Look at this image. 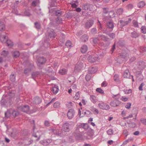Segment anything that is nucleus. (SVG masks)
Segmentation results:
<instances>
[{
	"instance_id": "51",
	"label": "nucleus",
	"mask_w": 146,
	"mask_h": 146,
	"mask_svg": "<svg viewBox=\"0 0 146 146\" xmlns=\"http://www.w3.org/2000/svg\"><path fill=\"white\" fill-rule=\"evenodd\" d=\"M133 24L134 27H138V22L135 20H133Z\"/></svg>"
},
{
	"instance_id": "49",
	"label": "nucleus",
	"mask_w": 146,
	"mask_h": 146,
	"mask_svg": "<svg viewBox=\"0 0 146 146\" xmlns=\"http://www.w3.org/2000/svg\"><path fill=\"white\" fill-rule=\"evenodd\" d=\"M132 140V139H128L127 140H126L123 142L122 145L124 146V145H126L128 142H129L130 141Z\"/></svg>"
},
{
	"instance_id": "9",
	"label": "nucleus",
	"mask_w": 146,
	"mask_h": 146,
	"mask_svg": "<svg viewBox=\"0 0 146 146\" xmlns=\"http://www.w3.org/2000/svg\"><path fill=\"white\" fill-rule=\"evenodd\" d=\"M145 63L143 61L139 62L137 64L138 68L139 69L142 70L145 67Z\"/></svg>"
},
{
	"instance_id": "45",
	"label": "nucleus",
	"mask_w": 146,
	"mask_h": 146,
	"mask_svg": "<svg viewBox=\"0 0 146 146\" xmlns=\"http://www.w3.org/2000/svg\"><path fill=\"white\" fill-rule=\"evenodd\" d=\"M5 117L7 118H8L10 115V111L8 110L5 113Z\"/></svg>"
},
{
	"instance_id": "56",
	"label": "nucleus",
	"mask_w": 146,
	"mask_h": 146,
	"mask_svg": "<svg viewBox=\"0 0 146 146\" xmlns=\"http://www.w3.org/2000/svg\"><path fill=\"white\" fill-rule=\"evenodd\" d=\"M85 113L86 114L87 116H90L92 114L91 112L88 110H86V111L85 112Z\"/></svg>"
},
{
	"instance_id": "52",
	"label": "nucleus",
	"mask_w": 146,
	"mask_h": 146,
	"mask_svg": "<svg viewBox=\"0 0 146 146\" xmlns=\"http://www.w3.org/2000/svg\"><path fill=\"white\" fill-rule=\"evenodd\" d=\"M62 14L60 10H57L56 12V16H60Z\"/></svg>"
},
{
	"instance_id": "58",
	"label": "nucleus",
	"mask_w": 146,
	"mask_h": 146,
	"mask_svg": "<svg viewBox=\"0 0 146 146\" xmlns=\"http://www.w3.org/2000/svg\"><path fill=\"white\" fill-rule=\"evenodd\" d=\"M127 7L128 9H131L133 8V6L132 4H130L128 5Z\"/></svg>"
},
{
	"instance_id": "27",
	"label": "nucleus",
	"mask_w": 146,
	"mask_h": 146,
	"mask_svg": "<svg viewBox=\"0 0 146 146\" xmlns=\"http://www.w3.org/2000/svg\"><path fill=\"white\" fill-rule=\"evenodd\" d=\"M6 42L7 46L9 47H10L13 46V43L10 40L7 39Z\"/></svg>"
},
{
	"instance_id": "37",
	"label": "nucleus",
	"mask_w": 146,
	"mask_h": 146,
	"mask_svg": "<svg viewBox=\"0 0 146 146\" xmlns=\"http://www.w3.org/2000/svg\"><path fill=\"white\" fill-rule=\"evenodd\" d=\"M38 74L39 73L38 72H35L33 73L32 74V78L33 79H35V78L38 75Z\"/></svg>"
},
{
	"instance_id": "57",
	"label": "nucleus",
	"mask_w": 146,
	"mask_h": 146,
	"mask_svg": "<svg viewBox=\"0 0 146 146\" xmlns=\"http://www.w3.org/2000/svg\"><path fill=\"white\" fill-rule=\"evenodd\" d=\"M119 76L117 74H115L114 76V79L115 81H117L118 80Z\"/></svg>"
},
{
	"instance_id": "15",
	"label": "nucleus",
	"mask_w": 146,
	"mask_h": 146,
	"mask_svg": "<svg viewBox=\"0 0 146 146\" xmlns=\"http://www.w3.org/2000/svg\"><path fill=\"white\" fill-rule=\"evenodd\" d=\"M7 37L5 35H1L0 37L1 41L2 43L5 42L7 40Z\"/></svg>"
},
{
	"instance_id": "64",
	"label": "nucleus",
	"mask_w": 146,
	"mask_h": 146,
	"mask_svg": "<svg viewBox=\"0 0 146 146\" xmlns=\"http://www.w3.org/2000/svg\"><path fill=\"white\" fill-rule=\"evenodd\" d=\"M141 121L142 123L144 125H146V119H141Z\"/></svg>"
},
{
	"instance_id": "4",
	"label": "nucleus",
	"mask_w": 146,
	"mask_h": 146,
	"mask_svg": "<svg viewBox=\"0 0 146 146\" xmlns=\"http://www.w3.org/2000/svg\"><path fill=\"white\" fill-rule=\"evenodd\" d=\"M108 38L103 35H99L98 38H94L93 40V42L94 43H96L98 42L99 40L100 39L105 41H107Z\"/></svg>"
},
{
	"instance_id": "7",
	"label": "nucleus",
	"mask_w": 146,
	"mask_h": 146,
	"mask_svg": "<svg viewBox=\"0 0 146 146\" xmlns=\"http://www.w3.org/2000/svg\"><path fill=\"white\" fill-rule=\"evenodd\" d=\"M93 23L94 21L92 20H89L86 23L85 27L86 29H89L92 26Z\"/></svg>"
},
{
	"instance_id": "35",
	"label": "nucleus",
	"mask_w": 146,
	"mask_h": 146,
	"mask_svg": "<svg viewBox=\"0 0 146 146\" xmlns=\"http://www.w3.org/2000/svg\"><path fill=\"white\" fill-rule=\"evenodd\" d=\"M39 3V0H35V1H33L32 3V5L33 6H35L36 5L38 4Z\"/></svg>"
},
{
	"instance_id": "21",
	"label": "nucleus",
	"mask_w": 146,
	"mask_h": 146,
	"mask_svg": "<svg viewBox=\"0 0 146 146\" xmlns=\"http://www.w3.org/2000/svg\"><path fill=\"white\" fill-rule=\"evenodd\" d=\"M5 29V25L3 22H0V31H4Z\"/></svg>"
},
{
	"instance_id": "54",
	"label": "nucleus",
	"mask_w": 146,
	"mask_h": 146,
	"mask_svg": "<svg viewBox=\"0 0 146 146\" xmlns=\"http://www.w3.org/2000/svg\"><path fill=\"white\" fill-rule=\"evenodd\" d=\"M91 78V76L88 74H87L85 77V78L87 81H89Z\"/></svg>"
},
{
	"instance_id": "29",
	"label": "nucleus",
	"mask_w": 146,
	"mask_h": 146,
	"mask_svg": "<svg viewBox=\"0 0 146 146\" xmlns=\"http://www.w3.org/2000/svg\"><path fill=\"white\" fill-rule=\"evenodd\" d=\"M120 22L122 27H123L127 25L129 23V22L128 21H124L122 20H120Z\"/></svg>"
},
{
	"instance_id": "24",
	"label": "nucleus",
	"mask_w": 146,
	"mask_h": 146,
	"mask_svg": "<svg viewBox=\"0 0 146 146\" xmlns=\"http://www.w3.org/2000/svg\"><path fill=\"white\" fill-rule=\"evenodd\" d=\"M91 6V5L88 4H84L82 6V9L84 10H88L90 7Z\"/></svg>"
},
{
	"instance_id": "22",
	"label": "nucleus",
	"mask_w": 146,
	"mask_h": 146,
	"mask_svg": "<svg viewBox=\"0 0 146 146\" xmlns=\"http://www.w3.org/2000/svg\"><path fill=\"white\" fill-rule=\"evenodd\" d=\"M145 5V2L143 1H140L137 4L138 7L140 8L143 7Z\"/></svg>"
},
{
	"instance_id": "61",
	"label": "nucleus",
	"mask_w": 146,
	"mask_h": 146,
	"mask_svg": "<svg viewBox=\"0 0 146 146\" xmlns=\"http://www.w3.org/2000/svg\"><path fill=\"white\" fill-rule=\"evenodd\" d=\"M123 91L125 92V93L126 94H129L131 93L132 92V90L131 89H129L128 91L126 90H124Z\"/></svg>"
},
{
	"instance_id": "48",
	"label": "nucleus",
	"mask_w": 146,
	"mask_h": 146,
	"mask_svg": "<svg viewBox=\"0 0 146 146\" xmlns=\"http://www.w3.org/2000/svg\"><path fill=\"white\" fill-rule=\"evenodd\" d=\"M32 69V68H28V69H25V70H24V71L25 74H27L28 72H29L31 71Z\"/></svg>"
},
{
	"instance_id": "36",
	"label": "nucleus",
	"mask_w": 146,
	"mask_h": 146,
	"mask_svg": "<svg viewBox=\"0 0 146 146\" xmlns=\"http://www.w3.org/2000/svg\"><path fill=\"white\" fill-rule=\"evenodd\" d=\"M60 104V103L58 102H56L53 104V106L54 108H57L58 107Z\"/></svg>"
},
{
	"instance_id": "14",
	"label": "nucleus",
	"mask_w": 146,
	"mask_h": 146,
	"mask_svg": "<svg viewBox=\"0 0 146 146\" xmlns=\"http://www.w3.org/2000/svg\"><path fill=\"white\" fill-rule=\"evenodd\" d=\"M90 99L91 101L94 104H96L98 101L96 97L94 95L90 96Z\"/></svg>"
},
{
	"instance_id": "60",
	"label": "nucleus",
	"mask_w": 146,
	"mask_h": 146,
	"mask_svg": "<svg viewBox=\"0 0 146 146\" xmlns=\"http://www.w3.org/2000/svg\"><path fill=\"white\" fill-rule=\"evenodd\" d=\"M107 83L106 81H104L101 84V86L103 87H105L107 86Z\"/></svg>"
},
{
	"instance_id": "17",
	"label": "nucleus",
	"mask_w": 146,
	"mask_h": 146,
	"mask_svg": "<svg viewBox=\"0 0 146 146\" xmlns=\"http://www.w3.org/2000/svg\"><path fill=\"white\" fill-rule=\"evenodd\" d=\"M97 70V69L95 67H92L89 69V72L90 74H94L96 73Z\"/></svg>"
},
{
	"instance_id": "50",
	"label": "nucleus",
	"mask_w": 146,
	"mask_h": 146,
	"mask_svg": "<svg viewBox=\"0 0 146 146\" xmlns=\"http://www.w3.org/2000/svg\"><path fill=\"white\" fill-rule=\"evenodd\" d=\"M92 111L94 114H98L99 113L98 110L95 108H93L92 110Z\"/></svg>"
},
{
	"instance_id": "18",
	"label": "nucleus",
	"mask_w": 146,
	"mask_h": 146,
	"mask_svg": "<svg viewBox=\"0 0 146 146\" xmlns=\"http://www.w3.org/2000/svg\"><path fill=\"white\" fill-rule=\"evenodd\" d=\"M59 90V88L58 86H55L54 87L52 88V91L53 92V93L54 94H57Z\"/></svg>"
},
{
	"instance_id": "2",
	"label": "nucleus",
	"mask_w": 146,
	"mask_h": 146,
	"mask_svg": "<svg viewBox=\"0 0 146 146\" xmlns=\"http://www.w3.org/2000/svg\"><path fill=\"white\" fill-rule=\"evenodd\" d=\"M99 108L102 110H108L110 108V107L108 104L103 102H100L98 104Z\"/></svg>"
},
{
	"instance_id": "63",
	"label": "nucleus",
	"mask_w": 146,
	"mask_h": 146,
	"mask_svg": "<svg viewBox=\"0 0 146 146\" xmlns=\"http://www.w3.org/2000/svg\"><path fill=\"white\" fill-rule=\"evenodd\" d=\"M121 56H122V57L123 58H126L127 59V58H129L128 56V55L124 53L122 54Z\"/></svg>"
},
{
	"instance_id": "1",
	"label": "nucleus",
	"mask_w": 146,
	"mask_h": 146,
	"mask_svg": "<svg viewBox=\"0 0 146 146\" xmlns=\"http://www.w3.org/2000/svg\"><path fill=\"white\" fill-rule=\"evenodd\" d=\"M69 130V124L68 123H65L63 125L62 130H61L58 126H57L55 129L53 130V132L55 134L60 135L62 134L63 131L68 132Z\"/></svg>"
},
{
	"instance_id": "8",
	"label": "nucleus",
	"mask_w": 146,
	"mask_h": 146,
	"mask_svg": "<svg viewBox=\"0 0 146 146\" xmlns=\"http://www.w3.org/2000/svg\"><path fill=\"white\" fill-rule=\"evenodd\" d=\"M46 62V59L43 57L39 58L37 60V64L38 66Z\"/></svg>"
},
{
	"instance_id": "30",
	"label": "nucleus",
	"mask_w": 146,
	"mask_h": 146,
	"mask_svg": "<svg viewBox=\"0 0 146 146\" xmlns=\"http://www.w3.org/2000/svg\"><path fill=\"white\" fill-rule=\"evenodd\" d=\"M9 52L7 50H3L1 53V55L4 56H7Z\"/></svg>"
},
{
	"instance_id": "33",
	"label": "nucleus",
	"mask_w": 146,
	"mask_h": 146,
	"mask_svg": "<svg viewBox=\"0 0 146 146\" xmlns=\"http://www.w3.org/2000/svg\"><path fill=\"white\" fill-rule=\"evenodd\" d=\"M104 33H106V34H107V35H108V36H109V37L111 38L112 39H113V38H114L115 37V35L113 33H111L110 34H107V33L106 32V33L105 32H103Z\"/></svg>"
},
{
	"instance_id": "55",
	"label": "nucleus",
	"mask_w": 146,
	"mask_h": 146,
	"mask_svg": "<svg viewBox=\"0 0 146 146\" xmlns=\"http://www.w3.org/2000/svg\"><path fill=\"white\" fill-rule=\"evenodd\" d=\"M131 103H127L125 106V108L127 109H129L131 108Z\"/></svg>"
},
{
	"instance_id": "11",
	"label": "nucleus",
	"mask_w": 146,
	"mask_h": 146,
	"mask_svg": "<svg viewBox=\"0 0 146 146\" xmlns=\"http://www.w3.org/2000/svg\"><path fill=\"white\" fill-rule=\"evenodd\" d=\"M19 109H20L22 111L27 112L29 110V107L28 105H25L19 108Z\"/></svg>"
},
{
	"instance_id": "46",
	"label": "nucleus",
	"mask_w": 146,
	"mask_h": 146,
	"mask_svg": "<svg viewBox=\"0 0 146 146\" xmlns=\"http://www.w3.org/2000/svg\"><path fill=\"white\" fill-rule=\"evenodd\" d=\"M111 96L113 98L118 99L120 97V96L119 94H117L116 95H114L113 94H112Z\"/></svg>"
},
{
	"instance_id": "34",
	"label": "nucleus",
	"mask_w": 146,
	"mask_h": 146,
	"mask_svg": "<svg viewBox=\"0 0 146 146\" xmlns=\"http://www.w3.org/2000/svg\"><path fill=\"white\" fill-rule=\"evenodd\" d=\"M107 133L108 135H111L113 134V131L112 129H110L107 131Z\"/></svg>"
},
{
	"instance_id": "31",
	"label": "nucleus",
	"mask_w": 146,
	"mask_h": 146,
	"mask_svg": "<svg viewBox=\"0 0 146 146\" xmlns=\"http://www.w3.org/2000/svg\"><path fill=\"white\" fill-rule=\"evenodd\" d=\"M81 127L84 129H87L89 127L88 125L86 123H83L81 125Z\"/></svg>"
},
{
	"instance_id": "20",
	"label": "nucleus",
	"mask_w": 146,
	"mask_h": 146,
	"mask_svg": "<svg viewBox=\"0 0 146 146\" xmlns=\"http://www.w3.org/2000/svg\"><path fill=\"white\" fill-rule=\"evenodd\" d=\"M67 71V70L64 68H62L59 70V73L61 75H64L66 74Z\"/></svg>"
},
{
	"instance_id": "12",
	"label": "nucleus",
	"mask_w": 146,
	"mask_h": 146,
	"mask_svg": "<svg viewBox=\"0 0 146 146\" xmlns=\"http://www.w3.org/2000/svg\"><path fill=\"white\" fill-rule=\"evenodd\" d=\"M131 76L129 70L127 69L125 70L123 74L124 77V78H130Z\"/></svg>"
},
{
	"instance_id": "44",
	"label": "nucleus",
	"mask_w": 146,
	"mask_h": 146,
	"mask_svg": "<svg viewBox=\"0 0 146 146\" xmlns=\"http://www.w3.org/2000/svg\"><path fill=\"white\" fill-rule=\"evenodd\" d=\"M80 97V94L79 92L76 93L75 95L74 96V98L76 100L78 99Z\"/></svg>"
},
{
	"instance_id": "13",
	"label": "nucleus",
	"mask_w": 146,
	"mask_h": 146,
	"mask_svg": "<svg viewBox=\"0 0 146 146\" xmlns=\"http://www.w3.org/2000/svg\"><path fill=\"white\" fill-rule=\"evenodd\" d=\"M119 101L117 100L111 101L110 103V105L112 107H115L118 106Z\"/></svg>"
},
{
	"instance_id": "59",
	"label": "nucleus",
	"mask_w": 146,
	"mask_h": 146,
	"mask_svg": "<svg viewBox=\"0 0 146 146\" xmlns=\"http://www.w3.org/2000/svg\"><path fill=\"white\" fill-rule=\"evenodd\" d=\"M146 51V47H141L140 48V52L141 53V51L143 52H145Z\"/></svg>"
},
{
	"instance_id": "40",
	"label": "nucleus",
	"mask_w": 146,
	"mask_h": 146,
	"mask_svg": "<svg viewBox=\"0 0 146 146\" xmlns=\"http://www.w3.org/2000/svg\"><path fill=\"white\" fill-rule=\"evenodd\" d=\"M19 114V113L18 111L14 110L12 112V115L14 117L17 116Z\"/></svg>"
},
{
	"instance_id": "5",
	"label": "nucleus",
	"mask_w": 146,
	"mask_h": 146,
	"mask_svg": "<svg viewBox=\"0 0 146 146\" xmlns=\"http://www.w3.org/2000/svg\"><path fill=\"white\" fill-rule=\"evenodd\" d=\"M83 67V64L82 62L78 63L75 66L74 72H79L82 69Z\"/></svg>"
},
{
	"instance_id": "26",
	"label": "nucleus",
	"mask_w": 146,
	"mask_h": 146,
	"mask_svg": "<svg viewBox=\"0 0 146 146\" xmlns=\"http://www.w3.org/2000/svg\"><path fill=\"white\" fill-rule=\"evenodd\" d=\"M48 32L49 36L51 38H54L55 37V35L53 30L51 31L50 32Z\"/></svg>"
},
{
	"instance_id": "19",
	"label": "nucleus",
	"mask_w": 146,
	"mask_h": 146,
	"mask_svg": "<svg viewBox=\"0 0 146 146\" xmlns=\"http://www.w3.org/2000/svg\"><path fill=\"white\" fill-rule=\"evenodd\" d=\"M88 50V47L86 45H83L81 48V51L82 53H85Z\"/></svg>"
},
{
	"instance_id": "16",
	"label": "nucleus",
	"mask_w": 146,
	"mask_h": 146,
	"mask_svg": "<svg viewBox=\"0 0 146 146\" xmlns=\"http://www.w3.org/2000/svg\"><path fill=\"white\" fill-rule=\"evenodd\" d=\"M93 131L92 129L88 130L87 133V134L88 135L86 137L87 138H89L92 137L93 135Z\"/></svg>"
},
{
	"instance_id": "47",
	"label": "nucleus",
	"mask_w": 146,
	"mask_h": 146,
	"mask_svg": "<svg viewBox=\"0 0 146 146\" xmlns=\"http://www.w3.org/2000/svg\"><path fill=\"white\" fill-rule=\"evenodd\" d=\"M142 32L144 34L146 33V27L145 26H142L141 28Z\"/></svg>"
},
{
	"instance_id": "39",
	"label": "nucleus",
	"mask_w": 146,
	"mask_h": 146,
	"mask_svg": "<svg viewBox=\"0 0 146 146\" xmlns=\"http://www.w3.org/2000/svg\"><path fill=\"white\" fill-rule=\"evenodd\" d=\"M123 12V9L121 8H119L117 9V13L119 15L121 14Z\"/></svg>"
},
{
	"instance_id": "42",
	"label": "nucleus",
	"mask_w": 146,
	"mask_h": 146,
	"mask_svg": "<svg viewBox=\"0 0 146 146\" xmlns=\"http://www.w3.org/2000/svg\"><path fill=\"white\" fill-rule=\"evenodd\" d=\"M71 42L69 40H68L66 43V45L67 47H70L71 46Z\"/></svg>"
},
{
	"instance_id": "25",
	"label": "nucleus",
	"mask_w": 146,
	"mask_h": 146,
	"mask_svg": "<svg viewBox=\"0 0 146 146\" xmlns=\"http://www.w3.org/2000/svg\"><path fill=\"white\" fill-rule=\"evenodd\" d=\"M107 26L109 28L112 29L114 27L113 23L111 21L108 22L107 23Z\"/></svg>"
},
{
	"instance_id": "3",
	"label": "nucleus",
	"mask_w": 146,
	"mask_h": 146,
	"mask_svg": "<svg viewBox=\"0 0 146 146\" xmlns=\"http://www.w3.org/2000/svg\"><path fill=\"white\" fill-rule=\"evenodd\" d=\"M100 59V58L97 54H95L93 56L90 55L88 58V61L91 63L94 62L96 61H98Z\"/></svg>"
},
{
	"instance_id": "6",
	"label": "nucleus",
	"mask_w": 146,
	"mask_h": 146,
	"mask_svg": "<svg viewBox=\"0 0 146 146\" xmlns=\"http://www.w3.org/2000/svg\"><path fill=\"white\" fill-rule=\"evenodd\" d=\"M75 113V111L74 110L72 109H70L67 113V116L68 118L70 119L73 118Z\"/></svg>"
},
{
	"instance_id": "10",
	"label": "nucleus",
	"mask_w": 146,
	"mask_h": 146,
	"mask_svg": "<svg viewBox=\"0 0 146 146\" xmlns=\"http://www.w3.org/2000/svg\"><path fill=\"white\" fill-rule=\"evenodd\" d=\"M135 75L137 79L140 81H142L143 79V76L141 74V71L137 72Z\"/></svg>"
},
{
	"instance_id": "43",
	"label": "nucleus",
	"mask_w": 146,
	"mask_h": 146,
	"mask_svg": "<svg viewBox=\"0 0 146 146\" xmlns=\"http://www.w3.org/2000/svg\"><path fill=\"white\" fill-rule=\"evenodd\" d=\"M96 91L101 94H103L104 91L100 88H98L96 90Z\"/></svg>"
},
{
	"instance_id": "38",
	"label": "nucleus",
	"mask_w": 146,
	"mask_h": 146,
	"mask_svg": "<svg viewBox=\"0 0 146 146\" xmlns=\"http://www.w3.org/2000/svg\"><path fill=\"white\" fill-rule=\"evenodd\" d=\"M10 79L12 82H14L15 80V76L14 74H11L10 76Z\"/></svg>"
},
{
	"instance_id": "53",
	"label": "nucleus",
	"mask_w": 146,
	"mask_h": 146,
	"mask_svg": "<svg viewBox=\"0 0 146 146\" xmlns=\"http://www.w3.org/2000/svg\"><path fill=\"white\" fill-rule=\"evenodd\" d=\"M91 33L92 34H95L97 33V30L95 28H93L91 30Z\"/></svg>"
},
{
	"instance_id": "41",
	"label": "nucleus",
	"mask_w": 146,
	"mask_h": 146,
	"mask_svg": "<svg viewBox=\"0 0 146 146\" xmlns=\"http://www.w3.org/2000/svg\"><path fill=\"white\" fill-rule=\"evenodd\" d=\"M82 38L84 39V42H85L88 40V37L86 35H84L82 36Z\"/></svg>"
},
{
	"instance_id": "23",
	"label": "nucleus",
	"mask_w": 146,
	"mask_h": 146,
	"mask_svg": "<svg viewBox=\"0 0 146 146\" xmlns=\"http://www.w3.org/2000/svg\"><path fill=\"white\" fill-rule=\"evenodd\" d=\"M139 35V34L135 31H134L131 33V36L133 38H136Z\"/></svg>"
},
{
	"instance_id": "28",
	"label": "nucleus",
	"mask_w": 146,
	"mask_h": 146,
	"mask_svg": "<svg viewBox=\"0 0 146 146\" xmlns=\"http://www.w3.org/2000/svg\"><path fill=\"white\" fill-rule=\"evenodd\" d=\"M13 54L14 57L17 58L19 56L20 53L18 51H15L13 52Z\"/></svg>"
},
{
	"instance_id": "62",
	"label": "nucleus",
	"mask_w": 146,
	"mask_h": 146,
	"mask_svg": "<svg viewBox=\"0 0 146 146\" xmlns=\"http://www.w3.org/2000/svg\"><path fill=\"white\" fill-rule=\"evenodd\" d=\"M35 27L37 29H39L40 28V25L38 23H35Z\"/></svg>"
},
{
	"instance_id": "32",
	"label": "nucleus",
	"mask_w": 146,
	"mask_h": 146,
	"mask_svg": "<svg viewBox=\"0 0 146 146\" xmlns=\"http://www.w3.org/2000/svg\"><path fill=\"white\" fill-rule=\"evenodd\" d=\"M74 135L76 138L78 139H81L82 135L80 134V133H78L77 134L74 133Z\"/></svg>"
}]
</instances>
